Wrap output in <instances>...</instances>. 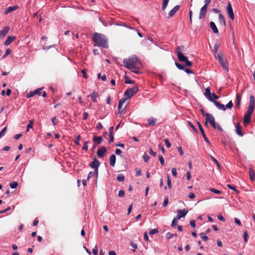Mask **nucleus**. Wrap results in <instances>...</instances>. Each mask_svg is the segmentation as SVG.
<instances>
[{
    "label": "nucleus",
    "instance_id": "c9c22d12",
    "mask_svg": "<svg viewBox=\"0 0 255 255\" xmlns=\"http://www.w3.org/2000/svg\"><path fill=\"white\" fill-rule=\"evenodd\" d=\"M227 186L230 189H232L234 191H235L237 193H239V191H238L235 186H232V185L231 184H227Z\"/></svg>",
    "mask_w": 255,
    "mask_h": 255
},
{
    "label": "nucleus",
    "instance_id": "c756f323",
    "mask_svg": "<svg viewBox=\"0 0 255 255\" xmlns=\"http://www.w3.org/2000/svg\"><path fill=\"white\" fill-rule=\"evenodd\" d=\"M255 108V106H249L247 113H246L247 115L251 116L254 112Z\"/></svg>",
    "mask_w": 255,
    "mask_h": 255
},
{
    "label": "nucleus",
    "instance_id": "7ed1b4c3",
    "mask_svg": "<svg viewBox=\"0 0 255 255\" xmlns=\"http://www.w3.org/2000/svg\"><path fill=\"white\" fill-rule=\"evenodd\" d=\"M224 54L222 51H220L218 54L217 56L215 58L218 60L219 63L221 65L222 67L227 71H228V64L226 60H224L223 58Z\"/></svg>",
    "mask_w": 255,
    "mask_h": 255
},
{
    "label": "nucleus",
    "instance_id": "3c124183",
    "mask_svg": "<svg viewBox=\"0 0 255 255\" xmlns=\"http://www.w3.org/2000/svg\"><path fill=\"white\" fill-rule=\"evenodd\" d=\"M167 186L168 188H172V184H171V181L169 178V175H167Z\"/></svg>",
    "mask_w": 255,
    "mask_h": 255
},
{
    "label": "nucleus",
    "instance_id": "9b49d317",
    "mask_svg": "<svg viewBox=\"0 0 255 255\" xmlns=\"http://www.w3.org/2000/svg\"><path fill=\"white\" fill-rule=\"evenodd\" d=\"M188 211L187 209H183V210H177V215L176 217L179 220L181 218H184L186 214L188 213Z\"/></svg>",
    "mask_w": 255,
    "mask_h": 255
},
{
    "label": "nucleus",
    "instance_id": "4d7b16f0",
    "mask_svg": "<svg viewBox=\"0 0 255 255\" xmlns=\"http://www.w3.org/2000/svg\"><path fill=\"white\" fill-rule=\"evenodd\" d=\"M129 99V98L126 97V96H124V98H123L122 99L120 100L119 101V103H121L122 104H124L126 100Z\"/></svg>",
    "mask_w": 255,
    "mask_h": 255
},
{
    "label": "nucleus",
    "instance_id": "f704fd0d",
    "mask_svg": "<svg viewBox=\"0 0 255 255\" xmlns=\"http://www.w3.org/2000/svg\"><path fill=\"white\" fill-rule=\"evenodd\" d=\"M200 237L202 238L204 241H207L208 240V237L205 235V233H202L199 234Z\"/></svg>",
    "mask_w": 255,
    "mask_h": 255
},
{
    "label": "nucleus",
    "instance_id": "72a5a7b5",
    "mask_svg": "<svg viewBox=\"0 0 255 255\" xmlns=\"http://www.w3.org/2000/svg\"><path fill=\"white\" fill-rule=\"evenodd\" d=\"M9 186H10V188H11L12 189H14L17 187L18 183L16 181H13L10 183Z\"/></svg>",
    "mask_w": 255,
    "mask_h": 255
},
{
    "label": "nucleus",
    "instance_id": "5701e85b",
    "mask_svg": "<svg viewBox=\"0 0 255 255\" xmlns=\"http://www.w3.org/2000/svg\"><path fill=\"white\" fill-rule=\"evenodd\" d=\"M148 125L153 127L156 124V119L153 117H151L147 119Z\"/></svg>",
    "mask_w": 255,
    "mask_h": 255
},
{
    "label": "nucleus",
    "instance_id": "bb28decb",
    "mask_svg": "<svg viewBox=\"0 0 255 255\" xmlns=\"http://www.w3.org/2000/svg\"><path fill=\"white\" fill-rule=\"evenodd\" d=\"M103 138L101 136H94L93 137V141L98 144H100Z\"/></svg>",
    "mask_w": 255,
    "mask_h": 255
},
{
    "label": "nucleus",
    "instance_id": "a19ab883",
    "mask_svg": "<svg viewBox=\"0 0 255 255\" xmlns=\"http://www.w3.org/2000/svg\"><path fill=\"white\" fill-rule=\"evenodd\" d=\"M143 158L144 159V161L145 162H147L149 159H150V157H149V156L145 152L143 155Z\"/></svg>",
    "mask_w": 255,
    "mask_h": 255
},
{
    "label": "nucleus",
    "instance_id": "a878e982",
    "mask_svg": "<svg viewBox=\"0 0 255 255\" xmlns=\"http://www.w3.org/2000/svg\"><path fill=\"white\" fill-rule=\"evenodd\" d=\"M210 26L211 28L215 33H217L218 32V29L214 22H210Z\"/></svg>",
    "mask_w": 255,
    "mask_h": 255
},
{
    "label": "nucleus",
    "instance_id": "7c9ffc66",
    "mask_svg": "<svg viewBox=\"0 0 255 255\" xmlns=\"http://www.w3.org/2000/svg\"><path fill=\"white\" fill-rule=\"evenodd\" d=\"M255 98L253 95H251L250 96L249 106H255Z\"/></svg>",
    "mask_w": 255,
    "mask_h": 255
},
{
    "label": "nucleus",
    "instance_id": "2f4dec72",
    "mask_svg": "<svg viewBox=\"0 0 255 255\" xmlns=\"http://www.w3.org/2000/svg\"><path fill=\"white\" fill-rule=\"evenodd\" d=\"M184 47L183 45H181L180 46L178 47L175 50V52L177 55H178V53H182V51L184 50Z\"/></svg>",
    "mask_w": 255,
    "mask_h": 255
},
{
    "label": "nucleus",
    "instance_id": "e433bc0d",
    "mask_svg": "<svg viewBox=\"0 0 255 255\" xmlns=\"http://www.w3.org/2000/svg\"><path fill=\"white\" fill-rule=\"evenodd\" d=\"M179 220L178 219H177V217L176 218H174L173 220H172V223H171V226L173 228H174L175 227H176L177 225V220Z\"/></svg>",
    "mask_w": 255,
    "mask_h": 255
},
{
    "label": "nucleus",
    "instance_id": "9d476101",
    "mask_svg": "<svg viewBox=\"0 0 255 255\" xmlns=\"http://www.w3.org/2000/svg\"><path fill=\"white\" fill-rule=\"evenodd\" d=\"M106 152V147L104 146H101L97 150V155L99 158H103Z\"/></svg>",
    "mask_w": 255,
    "mask_h": 255
},
{
    "label": "nucleus",
    "instance_id": "20e7f679",
    "mask_svg": "<svg viewBox=\"0 0 255 255\" xmlns=\"http://www.w3.org/2000/svg\"><path fill=\"white\" fill-rule=\"evenodd\" d=\"M177 56L179 61L185 63L186 66L191 67L192 66V63L189 61L187 57L184 56L182 53H178V55H177Z\"/></svg>",
    "mask_w": 255,
    "mask_h": 255
},
{
    "label": "nucleus",
    "instance_id": "f03ea898",
    "mask_svg": "<svg viewBox=\"0 0 255 255\" xmlns=\"http://www.w3.org/2000/svg\"><path fill=\"white\" fill-rule=\"evenodd\" d=\"M92 39L95 42V46H98L103 48L108 46L107 40L102 34L95 32L93 35Z\"/></svg>",
    "mask_w": 255,
    "mask_h": 255
},
{
    "label": "nucleus",
    "instance_id": "aec40b11",
    "mask_svg": "<svg viewBox=\"0 0 255 255\" xmlns=\"http://www.w3.org/2000/svg\"><path fill=\"white\" fill-rule=\"evenodd\" d=\"M219 23L223 26H225L226 24L225 18L221 13L219 14Z\"/></svg>",
    "mask_w": 255,
    "mask_h": 255
},
{
    "label": "nucleus",
    "instance_id": "5fc2aeb1",
    "mask_svg": "<svg viewBox=\"0 0 255 255\" xmlns=\"http://www.w3.org/2000/svg\"><path fill=\"white\" fill-rule=\"evenodd\" d=\"M88 141H85L84 142L83 146V149L85 150H87L88 149Z\"/></svg>",
    "mask_w": 255,
    "mask_h": 255
},
{
    "label": "nucleus",
    "instance_id": "58836bf2",
    "mask_svg": "<svg viewBox=\"0 0 255 255\" xmlns=\"http://www.w3.org/2000/svg\"><path fill=\"white\" fill-rule=\"evenodd\" d=\"M158 232V230L157 229H152V230H150L149 232V234L150 235L152 236V235L157 233Z\"/></svg>",
    "mask_w": 255,
    "mask_h": 255
},
{
    "label": "nucleus",
    "instance_id": "6e6552de",
    "mask_svg": "<svg viewBox=\"0 0 255 255\" xmlns=\"http://www.w3.org/2000/svg\"><path fill=\"white\" fill-rule=\"evenodd\" d=\"M210 1H206L204 5L201 8L200 11L199 18L202 19L205 17L207 11V6Z\"/></svg>",
    "mask_w": 255,
    "mask_h": 255
},
{
    "label": "nucleus",
    "instance_id": "473e14b6",
    "mask_svg": "<svg viewBox=\"0 0 255 255\" xmlns=\"http://www.w3.org/2000/svg\"><path fill=\"white\" fill-rule=\"evenodd\" d=\"M117 179L119 182H123L125 180V176L122 174H120L117 176Z\"/></svg>",
    "mask_w": 255,
    "mask_h": 255
},
{
    "label": "nucleus",
    "instance_id": "052dcab7",
    "mask_svg": "<svg viewBox=\"0 0 255 255\" xmlns=\"http://www.w3.org/2000/svg\"><path fill=\"white\" fill-rule=\"evenodd\" d=\"M164 142L167 148H170L171 147V144L168 139H165Z\"/></svg>",
    "mask_w": 255,
    "mask_h": 255
},
{
    "label": "nucleus",
    "instance_id": "603ef678",
    "mask_svg": "<svg viewBox=\"0 0 255 255\" xmlns=\"http://www.w3.org/2000/svg\"><path fill=\"white\" fill-rule=\"evenodd\" d=\"M92 252L94 255H97L98 253V247L96 246L92 250Z\"/></svg>",
    "mask_w": 255,
    "mask_h": 255
},
{
    "label": "nucleus",
    "instance_id": "13d9d810",
    "mask_svg": "<svg viewBox=\"0 0 255 255\" xmlns=\"http://www.w3.org/2000/svg\"><path fill=\"white\" fill-rule=\"evenodd\" d=\"M174 236V234L170 233V232H168L166 234V237L168 239H171Z\"/></svg>",
    "mask_w": 255,
    "mask_h": 255
},
{
    "label": "nucleus",
    "instance_id": "680f3d73",
    "mask_svg": "<svg viewBox=\"0 0 255 255\" xmlns=\"http://www.w3.org/2000/svg\"><path fill=\"white\" fill-rule=\"evenodd\" d=\"M168 204V198L167 197H166L163 202V207H166Z\"/></svg>",
    "mask_w": 255,
    "mask_h": 255
},
{
    "label": "nucleus",
    "instance_id": "393cba45",
    "mask_svg": "<svg viewBox=\"0 0 255 255\" xmlns=\"http://www.w3.org/2000/svg\"><path fill=\"white\" fill-rule=\"evenodd\" d=\"M116 157L115 155L112 154L110 156V164L111 166L114 167L115 166V163H116Z\"/></svg>",
    "mask_w": 255,
    "mask_h": 255
},
{
    "label": "nucleus",
    "instance_id": "cd10ccee",
    "mask_svg": "<svg viewBox=\"0 0 255 255\" xmlns=\"http://www.w3.org/2000/svg\"><path fill=\"white\" fill-rule=\"evenodd\" d=\"M242 96L239 94H237L236 95V107L239 108L240 106L241 102Z\"/></svg>",
    "mask_w": 255,
    "mask_h": 255
},
{
    "label": "nucleus",
    "instance_id": "f3484780",
    "mask_svg": "<svg viewBox=\"0 0 255 255\" xmlns=\"http://www.w3.org/2000/svg\"><path fill=\"white\" fill-rule=\"evenodd\" d=\"M15 38L16 37L15 36H8L5 41L4 44L6 46L9 45Z\"/></svg>",
    "mask_w": 255,
    "mask_h": 255
},
{
    "label": "nucleus",
    "instance_id": "864d4df0",
    "mask_svg": "<svg viewBox=\"0 0 255 255\" xmlns=\"http://www.w3.org/2000/svg\"><path fill=\"white\" fill-rule=\"evenodd\" d=\"M159 160L160 161L161 164L162 166L164 165V160L163 157L162 155L159 156Z\"/></svg>",
    "mask_w": 255,
    "mask_h": 255
},
{
    "label": "nucleus",
    "instance_id": "39448f33",
    "mask_svg": "<svg viewBox=\"0 0 255 255\" xmlns=\"http://www.w3.org/2000/svg\"><path fill=\"white\" fill-rule=\"evenodd\" d=\"M138 91L137 87H134L130 89H127L125 92L124 96L127 98H130L132 96L135 94Z\"/></svg>",
    "mask_w": 255,
    "mask_h": 255
},
{
    "label": "nucleus",
    "instance_id": "de8ad7c7",
    "mask_svg": "<svg viewBox=\"0 0 255 255\" xmlns=\"http://www.w3.org/2000/svg\"><path fill=\"white\" fill-rule=\"evenodd\" d=\"M210 158L211 159V160L214 161L216 164L219 167H220V164H219V162L216 159H215L213 156L212 155H210Z\"/></svg>",
    "mask_w": 255,
    "mask_h": 255
},
{
    "label": "nucleus",
    "instance_id": "4be33fe9",
    "mask_svg": "<svg viewBox=\"0 0 255 255\" xmlns=\"http://www.w3.org/2000/svg\"><path fill=\"white\" fill-rule=\"evenodd\" d=\"M220 46V44L218 42H216L214 45V49L213 50V52L215 57L217 56V54H218L217 52H218V48H219Z\"/></svg>",
    "mask_w": 255,
    "mask_h": 255
},
{
    "label": "nucleus",
    "instance_id": "f8f14e48",
    "mask_svg": "<svg viewBox=\"0 0 255 255\" xmlns=\"http://www.w3.org/2000/svg\"><path fill=\"white\" fill-rule=\"evenodd\" d=\"M197 124L198 125V127H199V129L200 130V132L202 134V135L203 136L205 141L207 143H209L210 141L206 136L205 133L204 132V129L202 127V125H201V124L199 122H197Z\"/></svg>",
    "mask_w": 255,
    "mask_h": 255
},
{
    "label": "nucleus",
    "instance_id": "4468645a",
    "mask_svg": "<svg viewBox=\"0 0 255 255\" xmlns=\"http://www.w3.org/2000/svg\"><path fill=\"white\" fill-rule=\"evenodd\" d=\"M18 8V6L16 5H13L11 6H9L5 9V10L4 12V13L5 14H7L8 13L11 12L12 11H13Z\"/></svg>",
    "mask_w": 255,
    "mask_h": 255
},
{
    "label": "nucleus",
    "instance_id": "6ab92c4d",
    "mask_svg": "<svg viewBox=\"0 0 255 255\" xmlns=\"http://www.w3.org/2000/svg\"><path fill=\"white\" fill-rule=\"evenodd\" d=\"M249 176L251 180H255V171L251 167L249 168Z\"/></svg>",
    "mask_w": 255,
    "mask_h": 255
},
{
    "label": "nucleus",
    "instance_id": "c03bdc74",
    "mask_svg": "<svg viewBox=\"0 0 255 255\" xmlns=\"http://www.w3.org/2000/svg\"><path fill=\"white\" fill-rule=\"evenodd\" d=\"M6 130L7 128L5 127L1 130L0 132V138L5 134Z\"/></svg>",
    "mask_w": 255,
    "mask_h": 255
},
{
    "label": "nucleus",
    "instance_id": "2eb2a0df",
    "mask_svg": "<svg viewBox=\"0 0 255 255\" xmlns=\"http://www.w3.org/2000/svg\"><path fill=\"white\" fill-rule=\"evenodd\" d=\"M211 94H212L210 92V90L209 87L206 88L204 95H205V97L208 99L209 101L212 102V101H213V99L211 96Z\"/></svg>",
    "mask_w": 255,
    "mask_h": 255
},
{
    "label": "nucleus",
    "instance_id": "37998d69",
    "mask_svg": "<svg viewBox=\"0 0 255 255\" xmlns=\"http://www.w3.org/2000/svg\"><path fill=\"white\" fill-rule=\"evenodd\" d=\"M243 238L245 243H247L248 239V234L247 231L244 232Z\"/></svg>",
    "mask_w": 255,
    "mask_h": 255
},
{
    "label": "nucleus",
    "instance_id": "423d86ee",
    "mask_svg": "<svg viewBox=\"0 0 255 255\" xmlns=\"http://www.w3.org/2000/svg\"><path fill=\"white\" fill-rule=\"evenodd\" d=\"M205 125L208 126V123L209 122L212 127L216 129V123L215 122V118L214 116L211 115H207V118H205Z\"/></svg>",
    "mask_w": 255,
    "mask_h": 255
},
{
    "label": "nucleus",
    "instance_id": "412c9836",
    "mask_svg": "<svg viewBox=\"0 0 255 255\" xmlns=\"http://www.w3.org/2000/svg\"><path fill=\"white\" fill-rule=\"evenodd\" d=\"M236 133L240 136H243L244 133L242 130L241 126L239 124H237L236 127Z\"/></svg>",
    "mask_w": 255,
    "mask_h": 255
},
{
    "label": "nucleus",
    "instance_id": "ea45409f",
    "mask_svg": "<svg viewBox=\"0 0 255 255\" xmlns=\"http://www.w3.org/2000/svg\"><path fill=\"white\" fill-rule=\"evenodd\" d=\"M80 139H81V136H80V135H78L76 137V138L74 141L75 144L76 145H80Z\"/></svg>",
    "mask_w": 255,
    "mask_h": 255
},
{
    "label": "nucleus",
    "instance_id": "0eeeda50",
    "mask_svg": "<svg viewBox=\"0 0 255 255\" xmlns=\"http://www.w3.org/2000/svg\"><path fill=\"white\" fill-rule=\"evenodd\" d=\"M100 164V162L99 160L95 158L93 160V161L89 164V166L95 169V172L96 175V177H98V167Z\"/></svg>",
    "mask_w": 255,
    "mask_h": 255
},
{
    "label": "nucleus",
    "instance_id": "bf43d9fd",
    "mask_svg": "<svg viewBox=\"0 0 255 255\" xmlns=\"http://www.w3.org/2000/svg\"><path fill=\"white\" fill-rule=\"evenodd\" d=\"M118 196L120 197H123L125 196V191L123 190H120L119 192Z\"/></svg>",
    "mask_w": 255,
    "mask_h": 255
},
{
    "label": "nucleus",
    "instance_id": "b1692460",
    "mask_svg": "<svg viewBox=\"0 0 255 255\" xmlns=\"http://www.w3.org/2000/svg\"><path fill=\"white\" fill-rule=\"evenodd\" d=\"M251 116L245 114L244 118V124L245 125L249 124L251 122Z\"/></svg>",
    "mask_w": 255,
    "mask_h": 255
},
{
    "label": "nucleus",
    "instance_id": "c85d7f7f",
    "mask_svg": "<svg viewBox=\"0 0 255 255\" xmlns=\"http://www.w3.org/2000/svg\"><path fill=\"white\" fill-rule=\"evenodd\" d=\"M98 94L97 93V92H95V91H93L92 94L90 95V96L92 98V101L94 102H97V97H98Z\"/></svg>",
    "mask_w": 255,
    "mask_h": 255
},
{
    "label": "nucleus",
    "instance_id": "49530a36",
    "mask_svg": "<svg viewBox=\"0 0 255 255\" xmlns=\"http://www.w3.org/2000/svg\"><path fill=\"white\" fill-rule=\"evenodd\" d=\"M233 106V102L232 101H230L226 105V107L227 108V109H231L232 108Z\"/></svg>",
    "mask_w": 255,
    "mask_h": 255
},
{
    "label": "nucleus",
    "instance_id": "e2e57ef3",
    "mask_svg": "<svg viewBox=\"0 0 255 255\" xmlns=\"http://www.w3.org/2000/svg\"><path fill=\"white\" fill-rule=\"evenodd\" d=\"M81 72H82V74L83 75V76L84 78H88V76H87V74H86V69H82L81 70Z\"/></svg>",
    "mask_w": 255,
    "mask_h": 255
},
{
    "label": "nucleus",
    "instance_id": "1a4fd4ad",
    "mask_svg": "<svg viewBox=\"0 0 255 255\" xmlns=\"http://www.w3.org/2000/svg\"><path fill=\"white\" fill-rule=\"evenodd\" d=\"M227 12L228 15V16L232 19V20L234 19V14L233 12V10L230 2H228L227 6Z\"/></svg>",
    "mask_w": 255,
    "mask_h": 255
},
{
    "label": "nucleus",
    "instance_id": "a18cd8bd",
    "mask_svg": "<svg viewBox=\"0 0 255 255\" xmlns=\"http://www.w3.org/2000/svg\"><path fill=\"white\" fill-rule=\"evenodd\" d=\"M10 53H11V50L9 48H8L6 50L5 54L2 56V58H5L6 57V56H7L9 54H10Z\"/></svg>",
    "mask_w": 255,
    "mask_h": 255
},
{
    "label": "nucleus",
    "instance_id": "338daca9",
    "mask_svg": "<svg viewBox=\"0 0 255 255\" xmlns=\"http://www.w3.org/2000/svg\"><path fill=\"white\" fill-rule=\"evenodd\" d=\"M158 147H159V148L161 150L162 153L164 154L165 152V149H164L163 146L161 144H159Z\"/></svg>",
    "mask_w": 255,
    "mask_h": 255
},
{
    "label": "nucleus",
    "instance_id": "f257e3e1",
    "mask_svg": "<svg viewBox=\"0 0 255 255\" xmlns=\"http://www.w3.org/2000/svg\"><path fill=\"white\" fill-rule=\"evenodd\" d=\"M123 63L125 64V66L128 69H136L140 64L138 58L135 56H132L128 58H125L123 60Z\"/></svg>",
    "mask_w": 255,
    "mask_h": 255
},
{
    "label": "nucleus",
    "instance_id": "dca6fc26",
    "mask_svg": "<svg viewBox=\"0 0 255 255\" xmlns=\"http://www.w3.org/2000/svg\"><path fill=\"white\" fill-rule=\"evenodd\" d=\"M180 6L177 5L175 6L168 13L169 17H171L173 16L174 14L178 10Z\"/></svg>",
    "mask_w": 255,
    "mask_h": 255
},
{
    "label": "nucleus",
    "instance_id": "4c0bfd02",
    "mask_svg": "<svg viewBox=\"0 0 255 255\" xmlns=\"http://www.w3.org/2000/svg\"><path fill=\"white\" fill-rule=\"evenodd\" d=\"M175 65L179 69L183 70H184V66L182 64L178 62H175Z\"/></svg>",
    "mask_w": 255,
    "mask_h": 255
},
{
    "label": "nucleus",
    "instance_id": "69168bd1",
    "mask_svg": "<svg viewBox=\"0 0 255 255\" xmlns=\"http://www.w3.org/2000/svg\"><path fill=\"white\" fill-rule=\"evenodd\" d=\"M188 124L192 129H194V131H195L196 132L197 131L195 126L190 122H188Z\"/></svg>",
    "mask_w": 255,
    "mask_h": 255
},
{
    "label": "nucleus",
    "instance_id": "774afa93",
    "mask_svg": "<svg viewBox=\"0 0 255 255\" xmlns=\"http://www.w3.org/2000/svg\"><path fill=\"white\" fill-rule=\"evenodd\" d=\"M235 222L239 226H242L241 222V221L239 219H238L237 218H235Z\"/></svg>",
    "mask_w": 255,
    "mask_h": 255
},
{
    "label": "nucleus",
    "instance_id": "6e6d98bb",
    "mask_svg": "<svg viewBox=\"0 0 255 255\" xmlns=\"http://www.w3.org/2000/svg\"><path fill=\"white\" fill-rule=\"evenodd\" d=\"M168 1H163V4L162 6V10H164L166 8L167 4H168Z\"/></svg>",
    "mask_w": 255,
    "mask_h": 255
},
{
    "label": "nucleus",
    "instance_id": "0e129e2a",
    "mask_svg": "<svg viewBox=\"0 0 255 255\" xmlns=\"http://www.w3.org/2000/svg\"><path fill=\"white\" fill-rule=\"evenodd\" d=\"M149 153L153 156H156V152L153 151L151 148H150L149 149Z\"/></svg>",
    "mask_w": 255,
    "mask_h": 255
},
{
    "label": "nucleus",
    "instance_id": "ddd939ff",
    "mask_svg": "<svg viewBox=\"0 0 255 255\" xmlns=\"http://www.w3.org/2000/svg\"><path fill=\"white\" fill-rule=\"evenodd\" d=\"M9 27L8 26L4 27L1 31H0V38H3L9 30Z\"/></svg>",
    "mask_w": 255,
    "mask_h": 255
},
{
    "label": "nucleus",
    "instance_id": "a211bd4d",
    "mask_svg": "<svg viewBox=\"0 0 255 255\" xmlns=\"http://www.w3.org/2000/svg\"><path fill=\"white\" fill-rule=\"evenodd\" d=\"M214 104L216 105V106L220 110H223V111H225L226 110V108H225V107L224 105L220 103L219 102L216 101V100H213V101H212Z\"/></svg>",
    "mask_w": 255,
    "mask_h": 255
},
{
    "label": "nucleus",
    "instance_id": "09e8293b",
    "mask_svg": "<svg viewBox=\"0 0 255 255\" xmlns=\"http://www.w3.org/2000/svg\"><path fill=\"white\" fill-rule=\"evenodd\" d=\"M171 172H172V175L174 177H176L177 176V172L176 169L175 168H173L171 170Z\"/></svg>",
    "mask_w": 255,
    "mask_h": 255
},
{
    "label": "nucleus",
    "instance_id": "79ce46f5",
    "mask_svg": "<svg viewBox=\"0 0 255 255\" xmlns=\"http://www.w3.org/2000/svg\"><path fill=\"white\" fill-rule=\"evenodd\" d=\"M210 191L217 194H221L222 192L215 188H210Z\"/></svg>",
    "mask_w": 255,
    "mask_h": 255
},
{
    "label": "nucleus",
    "instance_id": "8fccbe9b",
    "mask_svg": "<svg viewBox=\"0 0 255 255\" xmlns=\"http://www.w3.org/2000/svg\"><path fill=\"white\" fill-rule=\"evenodd\" d=\"M42 89H43V88H38V89H37L35 90H34V93L35 95L38 94V95L40 96L41 93V91L42 90Z\"/></svg>",
    "mask_w": 255,
    "mask_h": 255
}]
</instances>
